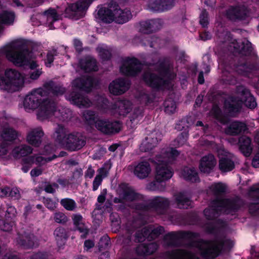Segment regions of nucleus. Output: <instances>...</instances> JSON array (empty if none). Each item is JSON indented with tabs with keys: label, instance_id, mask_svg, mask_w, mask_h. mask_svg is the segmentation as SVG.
I'll use <instances>...</instances> for the list:
<instances>
[{
	"label": "nucleus",
	"instance_id": "nucleus-1",
	"mask_svg": "<svg viewBox=\"0 0 259 259\" xmlns=\"http://www.w3.org/2000/svg\"><path fill=\"white\" fill-rule=\"evenodd\" d=\"M46 91L41 88L33 90L26 96L23 105L26 110H33L38 108L37 118L43 120L54 115L62 120H66L71 116L69 109L62 108L56 109L55 102H51L49 99H45Z\"/></svg>",
	"mask_w": 259,
	"mask_h": 259
},
{
	"label": "nucleus",
	"instance_id": "nucleus-2",
	"mask_svg": "<svg viewBox=\"0 0 259 259\" xmlns=\"http://www.w3.org/2000/svg\"><path fill=\"white\" fill-rule=\"evenodd\" d=\"M172 69L173 67L169 60L160 61L153 65H150L143 75V80L152 88L169 89L170 81L175 77Z\"/></svg>",
	"mask_w": 259,
	"mask_h": 259
},
{
	"label": "nucleus",
	"instance_id": "nucleus-3",
	"mask_svg": "<svg viewBox=\"0 0 259 259\" xmlns=\"http://www.w3.org/2000/svg\"><path fill=\"white\" fill-rule=\"evenodd\" d=\"M233 245V242L226 237H217L211 241H192L190 246L195 249L203 257L214 258L218 256L222 250L229 249Z\"/></svg>",
	"mask_w": 259,
	"mask_h": 259
},
{
	"label": "nucleus",
	"instance_id": "nucleus-4",
	"mask_svg": "<svg viewBox=\"0 0 259 259\" xmlns=\"http://www.w3.org/2000/svg\"><path fill=\"white\" fill-rule=\"evenodd\" d=\"M179 154L175 149L167 147L163 149L160 153L157 155L151 161L156 166L155 179L158 182H164L170 179L173 175V170L169 165Z\"/></svg>",
	"mask_w": 259,
	"mask_h": 259
},
{
	"label": "nucleus",
	"instance_id": "nucleus-5",
	"mask_svg": "<svg viewBox=\"0 0 259 259\" xmlns=\"http://www.w3.org/2000/svg\"><path fill=\"white\" fill-rule=\"evenodd\" d=\"M71 84L72 92L66 95V99L79 108L91 107L93 104L92 101L87 97L77 92V90L90 91L94 86V79L90 76H84L74 79Z\"/></svg>",
	"mask_w": 259,
	"mask_h": 259
},
{
	"label": "nucleus",
	"instance_id": "nucleus-6",
	"mask_svg": "<svg viewBox=\"0 0 259 259\" xmlns=\"http://www.w3.org/2000/svg\"><path fill=\"white\" fill-rule=\"evenodd\" d=\"M119 198H115L114 202L121 203L120 209L128 206L138 210H143L146 208L144 205L146 198L142 194L137 192L133 188L126 184L120 185L118 189Z\"/></svg>",
	"mask_w": 259,
	"mask_h": 259
},
{
	"label": "nucleus",
	"instance_id": "nucleus-7",
	"mask_svg": "<svg viewBox=\"0 0 259 259\" xmlns=\"http://www.w3.org/2000/svg\"><path fill=\"white\" fill-rule=\"evenodd\" d=\"M10 62L17 66H22L29 62L30 53L23 49V45L18 41H13L0 49Z\"/></svg>",
	"mask_w": 259,
	"mask_h": 259
},
{
	"label": "nucleus",
	"instance_id": "nucleus-8",
	"mask_svg": "<svg viewBox=\"0 0 259 259\" xmlns=\"http://www.w3.org/2000/svg\"><path fill=\"white\" fill-rule=\"evenodd\" d=\"M240 206V201L238 200L218 199L214 200L210 207L205 209L204 213L207 219L212 220L216 218L219 212L235 215Z\"/></svg>",
	"mask_w": 259,
	"mask_h": 259
},
{
	"label": "nucleus",
	"instance_id": "nucleus-9",
	"mask_svg": "<svg viewBox=\"0 0 259 259\" xmlns=\"http://www.w3.org/2000/svg\"><path fill=\"white\" fill-rule=\"evenodd\" d=\"M97 14L101 21L108 23L114 21L117 23L123 24L127 22L132 17L128 9L121 10L115 4H111L109 8H100Z\"/></svg>",
	"mask_w": 259,
	"mask_h": 259
},
{
	"label": "nucleus",
	"instance_id": "nucleus-10",
	"mask_svg": "<svg viewBox=\"0 0 259 259\" xmlns=\"http://www.w3.org/2000/svg\"><path fill=\"white\" fill-rule=\"evenodd\" d=\"M99 108L104 113H109L115 116H126L133 109L132 102L127 99H118L113 104L109 105L106 98L100 97Z\"/></svg>",
	"mask_w": 259,
	"mask_h": 259
},
{
	"label": "nucleus",
	"instance_id": "nucleus-11",
	"mask_svg": "<svg viewBox=\"0 0 259 259\" xmlns=\"http://www.w3.org/2000/svg\"><path fill=\"white\" fill-rule=\"evenodd\" d=\"M237 92L241 97L240 100L231 97L225 101V106L229 112H237L243 103L250 108H254L256 106L254 98L247 89L243 86H239L237 88Z\"/></svg>",
	"mask_w": 259,
	"mask_h": 259
},
{
	"label": "nucleus",
	"instance_id": "nucleus-12",
	"mask_svg": "<svg viewBox=\"0 0 259 259\" xmlns=\"http://www.w3.org/2000/svg\"><path fill=\"white\" fill-rule=\"evenodd\" d=\"M23 76L17 70L8 69L5 71V77L0 76V88L9 92H14L23 86Z\"/></svg>",
	"mask_w": 259,
	"mask_h": 259
},
{
	"label": "nucleus",
	"instance_id": "nucleus-13",
	"mask_svg": "<svg viewBox=\"0 0 259 259\" xmlns=\"http://www.w3.org/2000/svg\"><path fill=\"white\" fill-rule=\"evenodd\" d=\"M212 147L218 153L220 158L219 167L223 172L232 170L234 168L233 156L228 152L222 145L212 144Z\"/></svg>",
	"mask_w": 259,
	"mask_h": 259
},
{
	"label": "nucleus",
	"instance_id": "nucleus-14",
	"mask_svg": "<svg viewBox=\"0 0 259 259\" xmlns=\"http://www.w3.org/2000/svg\"><path fill=\"white\" fill-rule=\"evenodd\" d=\"M62 148L69 151H75L85 145L84 137L78 132L69 133Z\"/></svg>",
	"mask_w": 259,
	"mask_h": 259
},
{
	"label": "nucleus",
	"instance_id": "nucleus-15",
	"mask_svg": "<svg viewBox=\"0 0 259 259\" xmlns=\"http://www.w3.org/2000/svg\"><path fill=\"white\" fill-rule=\"evenodd\" d=\"M93 1L80 0L75 3L70 5L66 9V17L71 18H79L82 16L83 11L88 8Z\"/></svg>",
	"mask_w": 259,
	"mask_h": 259
},
{
	"label": "nucleus",
	"instance_id": "nucleus-16",
	"mask_svg": "<svg viewBox=\"0 0 259 259\" xmlns=\"http://www.w3.org/2000/svg\"><path fill=\"white\" fill-rule=\"evenodd\" d=\"M95 126L101 132L106 134H110L118 132L121 126L118 121H113L99 118L96 120Z\"/></svg>",
	"mask_w": 259,
	"mask_h": 259
},
{
	"label": "nucleus",
	"instance_id": "nucleus-17",
	"mask_svg": "<svg viewBox=\"0 0 259 259\" xmlns=\"http://www.w3.org/2000/svg\"><path fill=\"white\" fill-rule=\"evenodd\" d=\"M142 67V64L137 59L127 58L123 61L120 71L125 75H135L141 71Z\"/></svg>",
	"mask_w": 259,
	"mask_h": 259
},
{
	"label": "nucleus",
	"instance_id": "nucleus-18",
	"mask_svg": "<svg viewBox=\"0 0 259 259\" xmlns=\"http://www.w3.org/2000/svg\"><path fill=\"white\" fill-rule=\"evenodd\" d=\"M164 229L162 227L158 226L153 228L152 226H148L143 228L141 232L138 231L136 234V239L139 242H142L146 238L154 239L162 234Z\"/></svg>",
	"mask_w": 259,
	"mask_h": 259
},
{
	"label": "nucleus",
	"instance_id": "nucleus-19",
	"mask_svg": "<svg viewBox=\"0 0 259 259\" xmlns=\"http://www.w3.org/2000/svg\"><path fill=\"white\" fill-rule=\"evenodd\" d=\"M144 205L147 207L143 210H146L152 208L156 210L158 213H162L163 209L167 207L169 205V201L163 197H155L151 199H145V202Z\"/></svg>",
	"mask_w": 259,
	"mask_h": 259
},
{
	"label": "nucleus",
	"instance_id": "nucleus-20",
	"mask_svg": "<svg viewBox=\"0 0 259 259\" xmlns=\"http://www.w3.org/2000/svg\"><path fill=\"white\" fill-rule=\"evenodd\" d=\"M195 236L196 234L191 232H171L165 236L164 243L167 246H176L179 244L181 239H189L191 240Z\"/></svg>",
	"mask_w": 259,
	"mask_h": 259
},
{
	"label": "nucleus",
	"instance_id": "nucleus-21",
	"mask_svg": "<svg viewBox=\"0 0 259 259\" xmlns=\"http://www.w3.org/2000/svg\"><path fill=\"white\" fill-rule=\"evenodd\" d=\"M161 134L157 131H153L145 137L141 143L140 149L142 152H147L155 147L161 140Z\"/></svg>",
	"mask_w": 259,
	"mask_h": 259
},
{
	"label": "nucleus",
	"instance_id": "nucleus-22",
	"mask_svg": "<svg viewBox=\"0 0 259 259\" xmlns=\"http://www.w3.org/2000/svg\"><path fill=\"white\" fill-rule=\"evenodd\" d=\"M128 80L124 78H118L113 80L109 85V90L114 95H120L126 92L130 88Z\"/></svg>",
	"mask_w": 259,
	"mask_h": 259
},
{
	"label": "nucleus",
	"instance_id": "nucleus-23",
	"mask_svg": "<svg viewBox=\"0 0 259 259\" xmlns=\"http://www.w3.org/2000/svg\"><path fill=\"white\" fill-rule=\"evenodd\" d=\"M44 133L40 127L32 128L28 132L26 141L30 145L38 147L42 142Z\"/></svg>",
	"mask_w": 259,
	"mask_h": 259
},
{
	"label": "nucleus",
	"instance_id": "nucleus-24",
	"mask_svg": "<svg viewBox=\"0 0 259 259\" xmlns=\"http://www.w3.org/2000/svg\"><path fill=\"white\" fill-rule=\"evenodd\" d=\"M217 164V160L213 155L209 154L203 156L199 162V168L203 173H210Z\"/></svg>",
	"mask_w": 259,
	"mask_h": 259
},
{
	"label": "nucleus",
	"instance_id": "nucleus-25",
	"mask_svg": "<svg viewBox=\"0 0 259 259\" xmlns=\"http://www.w3.org/2000/svg\"><path fill=\"white\" fill-rule=\"evenodd\" d=\"M175 4V0H149L148 6L153 11H163L171 9Z\"/></svg>",
	"mask_w": 259,
	"mask_h": 259
},
{
	"label": "nucleus",
	"instance_id": "nucleus-26",
	"mask_svg": "<svg viewBox=\"0 0 259 259\" xmlns=\"http://www.w3.org/2000/svg\"><path fill=\"white\" fill-rule=\"evenodd\" d=\"M152 171L149 163L146 161H142L138 163L134 167V174L140 179L147 178Z\"/></svg>",
	"mask_w": 259,
	"mask_h": 259
},
{
	"label": "nucleus",
	"instance_id": "nucleus-27",
	"mask_svg": "<svg viewBox=\"0 0 259 259\" xmlns=\"http://www.w3.org/2000/svg\"><path fill=\"white\" fill-rule=\"evenodd\" d=\"M249 196L254 201L251 202L248 206L249 212L253 215L259 216V202H255L256 198H259V186L254 185L250 188Z\"/></svg>",
	"mask_w": 259,
	"mask_h": 259
},
{
	"label": "nucleus",
	"instance_id": "nucleus-28",
	"mask_svg": "<svg viewBox=\"0 0 259 259\" xmlns=\"http://www.w3.org/2000/svg\"><path fill=\"white\" fill-rule=\"evenodd\" d=\"M249 11L245 6H238L229 8L227 15L230 19H243L247 16Z\"/></svg>",
	"mask_w": 259,
	"mask_h": 259
},
{
	"label": "nucleus",
	"instance_id": "nucleus-29",
	"mask_svg": "<svg viewBox=\"0 0 259 259\" xmlns=\"http://www.w3.org/2000/svg\"><path fill=\"white\" fill-rule=\"evenodd\" d=\"M69 133L64 126L58 124L55 128L53 138L55 141L62 147Z\"/></svg>",
	"mask_w": 259,
	"mask_h": 259
},
{
	"label": "nucleus",
	"instance_id": "nucleus-30",
	"mask_svg": "<svg viewBox=\"0 0 259 259\" xmlns=\"http://www.w3.org/2000/svg\"><path fill=\"white\" fill-rule=\"evenodd\" d=\"M140 26V31L142 33H149L159 29L161 23L159 20H150L141 22Z\"/></svg>",
	"mask_w": 259,
	"mask_h": 259
},
{
	"label": "nucleus",
	"instance_id": "nucleus-31",
	"mask_svg": "<svg viewBox=\"0 0 259 259\" xmlns=\"http://www.w3.org/2000/svg\"><path fill=\"white\" fill-rule=\"evenodd\" d=\"M238 143L241 152L246 157L249 156L252 151L251 139L245 136H241L239 138Z\"/></svg>",
	"mask_w": 259,
	"mask_h": 259
},
{
	"label": "nucleus",
	"instance_id": "nucleus-32",
	"mask_svg": "<svg viewBox=\"0 0 259 259\" xmlns=\"http://www.w3.org/2000/svg\"><path fill=\"white\" fill-rule=\"evenodd\" d=\"M246 129V124L242 122L234 121L225 130V133L233 136L237 135Z\"/></svg>",
	"mask_w": 259,
	"mask_h": 259
},
{
	"label": "nucleus",
	"instance_id": "nucleus-33",
	"mask_svg": "<svg viewBox=\"0 0 259 259\" xmlns=\"http://www.w3.org/2000/svg\"><path fill=\"white\" fill-rule=\"evenodd\" d=\"M35 236L33 234L18 235L15 241L17 244L26 248L32 247L35 245Z\"/></svg>",
	"mask_w": 259,
	"mask_h": 259
},
{
	"label": "nucleus",
	"instance_id": "nucleus-34",
	"mask_svg": "<svg viewBox=\"0 0 259 259\" xmlns=\"http://www.w3.org/2000/svg\"><path fill=\"white\" fill-rule=\"evenodd\" d=\"M165 255L169 259H195V255L193 254L181 249L167 251L166 252Z\"/></svg>",
	"mask_w": 259,
	"mask_h": 259
},
{
	"label": "nucleus",
	"instance_id": "nucleus-35",
	"mask_svg": "<svg viewBox=\"0 0 259 259\" xmlns=\"http://www.w3.org/2000/svg\"><path fill=\"white\" fill-rule=\"evenodd\" d=\"M158 247V245L156 242H152L146 244H141L137 248V252L141 255H150L155 252Z\"/></svg>",
	"mask_w": 259,
	"mask_h": 259
},
{
	"label": "nucleus",
	"instance_id": "nucleus-36",
	"mask_svg": "<svg viewBox=\"0 0 259 259\" xmlns=\"http://www.w3.org/2000/svg\"><path fill=\"white\" fill-rule=\"evenodd\" d=\"M180 176L191 182H197L199 181L198 173L193 167H185L181 170Z\"/></svg>",
	"mask_w": 259,
	"mask_h": 259
},
{
	"label": "nucleus",
	"instance_id": "nucleus-37",
	"mask_svg": "<svg viewBox=\"0 0 259 259\" xmlns=\"http://www.w3.org/2000/svg\"><path fill=\"white\" fill-rule=\"evenodd\" d=\"M56 157L55 155H53L52 158H45L41 156L35 155L23 158V162L24 164H28L29 165L35 163L36 164L41 165L49 161H51Z\"/></svg>",
	"mask_w": 259,
	"mask_h": 259
},
{
	"label": "nucleus",
	"instance_id": "nucleus-38",
	"mask_svg": "<svg viewBox=\"0 0 259 259\" xmlns=\"http://www.w3.org/2000/svg\"><path fill=\"white\" fill-rule=\"evenodd\" d=\"M45 91H50L54 96L62 95L65 92V89L62 85L56 84L53 81L47 82L44 85Z\"/></svg>",
	"mask_w": 259,
	"mask_h": 259
},
{
	"label": "nucleus",
	"instance_id": "nucleus-39",
	"mask_svg": "<svg viewBox=\"0 0 259 259\" xmlns=\"http://www.w3.org/2000/svg\"><path fill=\"white\" fill-rule=\"evenodd\" d=\"M175 204L179 208H188L191 205L190 199L183 193H179L175 196Z\"/></svg>",
	"mask_w": 259,
	"mask_h": 259
},
{
	"label": "nucleus",
	"instance_id": "nucleus-40",
	"mask_svg": "<svg viewBox=\"0 0 259 259\" xmlns=\"http://www.w3.org/2000/svg\"><path fill=\"white\" fill-rule=\"evenodd\" d=\"M81 68L86 72L97 70L96 60L91 57H88L80 60Z\"/></svg>",
	"mask_w": 259,
	"mask_h": 259
},
{
	"label": "nucleus",
	"instance_id": "nucleus-41",
	"mask_svg": "<svg viewBox=\"0 0 259 259\" xmlns=\"http://www.w3.org/2000/svg\"><path fill=\"white\" fill-rule=\"evenodd\" d=\"M32 152V148L28 145H23L15 148L12 151V155L16 158L26 156Z\"/></svg>",
	"mask_w": 259,
	"mask_h": 259
},
{
	"label": "nucleus",
	"instance_id": "nucleus-42",
	"mask_svg": "<svg viewBox=\"0 0 259 259\" xmlns=\"http://www.w3.org/2000/svg\"><path fill=\"white\" fill-rule=\"evenodd\" d=\"M0 136L4 141H12L17 138L18 133L12 128L6 127L1 132Z\"/></svg>",
	"mask_w": 259,
	"mask_h": 259
},
{
	"label": "nucleus",
	"instance_id": "nucleus-43",
	"mask_svg": "<svg viewBox=\"0 0 259 259\" xmlns=\"http://www.w3.org/2000/svg\"><path fill=\"white\" fill-rule=\"evenodd\" d=\"M54 235L57 244L59 246L64 244L67 239V234L65 229L62 227L56 228L54 231Z\"/></svg>",
	"mask_w": 259,
	"mask_h": 259
},
{
	"label": "nucleus",
	"instance_id": "nucleus-44",
	"mask_svg": "<svg viewBox=\"0 0 259 259\" xmlns=\"http://www.w3.org/2000/svg\"><path fill=\"white\" fill-rule=\"evenodd\" d=\"M72 220L74 225L80 232L83 233V235L88 233L87 228L82 223V217L80 214H73L72 215Z\"/></svg>",
	"mask_w": 259,
	"mask_h": 259
},
{
	"label": "nucleus",
	"instance_id": "nucleus-45",
	"mask_svg": "<svg viewBox=\"0 0 259 259\" xmlns=\"http://www.w3.org/2000/svg\"><path fill=\"white\" fill-rule=\"evenodd\" d=\"M14 20V14L12 12L4 11L0 13V31L3 28V24H11Z\"/></svg>",
	"mask_w": 259,
	"mask_h": 259
},
{
	"label": "nucleus",
	"instance_id": "nucleus-46",
	"mask_svg": "<svg viewBox=\"0 0 259 259\" xmlns=\"http://www.w3.org/2000/svg\"><path fill=\"white\" fill-rule=\"evenodd\" d=\"M143 109L140 107H136L134 109L130 116V121L132 123L137 124L143 116Z\"/></svg>",
	"mask_w": 259,
	"mask_h": 259
},
{
	"label": "nucleus",
	"instance_id": "nucleus-47",
	"mask_svg": "<svg viewBox=\"0 0 259 259\" xmlns=\"http://www.w3.org/2000/svg\"><path fill=\"white\" fill-rule=\"evenodd\" d=\"M82 117L88 123L94 124V125L96 120L99 119L95 112L89 110H85L82 113Z\"/></svg>",
	"mask_w": 259,
	"mask_h": 259
},
{
	"label": "nucleus",
	"instance_id": "nucleus-48",
	"mask_svg": "<svg viewBox=\"0 0 259 259\" xmlns=\"http://www.w3.org/2000/svg\"><path fill=\"white\" fill-rule=\"evenodd\" d=\"M60 204L65 209L69 211H73L77 207L75 201L68 198L62 199Z\"/></svg>",
	"mask_w": 259,
	"mask_h": 259
},
{
	"label": "nucleus",
	"instance_id": "nucleus-49",
	"mask_svg": "<svg viewBox=\"0 0 259 259\" xmlns=\"http://www.w3.org/2000/svg\"><path fill=\"white\" fill-rule=\"evenodd\" d=\"M44 16L46 17L48 23H52V22L59 20V15L54 9H49L45 11L44 13Z\"/></svg>",
	"mask_w": 259,
	"mask_h": 259
},
{
	"label": "nucleus",
	"instance_id": "nucleus-50",
	"mask_svg": "<svg viewBox=\"0 0 259 259\" xmlns=\"http://www.w3.org/2000/svg\"><path fill=\"white\" fill-rule=\"evenodd\" d=\"M164 111L167 114H171L174 113L176 110V103L171 99L165 101L164 103Z\"/></svg>",
	"mask_w": 259,
	"mask_h": 259
},
{
	"label": "nucleus",
	"instance_id": "nucleus-51",
	"mask_svg": "<svg viewBox=\"0 0 259 259\" xmlns=\"http://www.w3.org/2000/svg\"><path fill=\"white\" fill-rule=\"evenodd\" d=\"M137 98L142 104L146 105L152 102L154 96L152 94H148L145 92H141L139 93Z\"/></svg>",
	"mask_w": 259,
	"mask_h": 259
},
{
	"label": "nucleus",
	"instance_id": "nucleus-52",
	"mask_svg": "<svg viewBox=\"0 0 259 259\" xmlns=\"http://www.w3.org/2000/svg\"><path fill=\"white\" fill-rule=\"evenodd\" d=\"M97 50L102 59L108 60L111 57V52L106 46L101 45L98 47Z\"/></svg>",
	"mask_w": 259,
	"mask_h": 259
},
{
	"label": "nucleus",
	"instance_id": "nucleus-53",
	"mask_svg": "<svg viewBox=\"0 0 259 259\" xmlns=\"http://www.w3.org/2000/svg\"><path fill=\"white\" fill-rule=\"evenodd\" d=\"M210 189L215 195H219L225 192L226 187L222 183H216L212 185Z\"/></svg>",
	"mask_w": 259,
	"mask_h": 259
},
{
	"label": "nucleus",
	"instance_id": "nucleus-54",
	"mask_svg": "<svg viewBox=\"0 0 259 259\" xmlns=\"http://www.w3.org/2000/svg\"><path fill=\"white\" fill-rule=\"evenodd\" d=\"M54 220L57 223L64 224L67 222L68 219L64 213L57 211L54 214Z\"/></svg>",
	"mask_w": 259,
	"mask_h": 259
},
{
	"label": "nucleus",
	"instance_id": "nucleus-55",
	"mask_svg": "<svg viewBox=\"0 0 259 259\" xmlns=\"http://www.w3.org/2000/svg\"><path fill=\"white\" fill-rule=\"evenodd\" d=\"M162 182L155 181L149 183L147 188L150 191H162L164 190V186L161 184Z\"/></svg>",
	"mask_w": 259,
	"mask_h": 259
},
{
	"label": "nucleus",
	"instance_id": "nucleus-56",
	"mask_svg": "<svg viewBox=\"0 0 259 259\" xmlns=\"http://www.w3.org/2000/svg\"><path fill=\"white\" fill-rule=\"evenodd\" d=\"M237 71L239 74L246 75L250 77V72H253V70L252 67L248 66L246 65H241L237 67Z\"/></svg>",
	"mask_w": 259,
	"mask_h": 259
},
{
	"label": "nucleus",
	"instance_id": "nucleus-57",
	"mask_svg": "<svg viewBox=\"0 0 259 259\" xmlns=\"http://www.w3.org/2000/svg\"><path fill=\"white\" fill-rule=\"evenodd\" d=\"M246 47L244 45V42H242L241 46H242L241 49L238 48L237 47L234 46V48L238 50V52L242 55H246L250 53L251 51V48L250 47V44L248 41L246 43Z\"/></svg>",
	"mask_w": 259,
	"mask_h": 259
},
{
	"label": "nucleus",
	"instance_id": "nucleus-58",
	"mask_svg": "<svg viewBox=\"0 0 259 259\" xmlns=\"http://www.w3.org/2000/svg\"><path fill=\"white\" fill-rule=\"evenodd\" d=\"M56 55V51L53 50L48 52L47 58L45 60V64L47 67H50L53 62L54 56Z\"/></svg>",
	"mask_w": 259,
	"mask_h": 259
},
{
	"label": "nucleus",
	"instance_id": "nucleus-59",
	"mask_svg": "<svg viewBox=\"0 0 259 259\" xmlns=\"http://www.w3.org/2000/svg\"><path fill=\"white\" fill-rule=\"evenodd\" d=\"M14 223L13 221L6 222L5 221H0V228L4 231H10L12 230Z\"/></svg>",
	"mask_w": 259,
	"mask_h": 259
},
{
	"label": "nucleus",
	"instance_id": "nucleus-60",
	"mask_svg": "<svg viewBox=\"0 0 259 259\" xmlns=\"http://www.w3.org/2000/svg\"><path fill=\"white\" fill-rule=\"evenodd\" d=\"M44 203L45 206L50 210H54L57 207V202L50 198L44 199Z\"/></svg>",
	"mask_w": 259,
	"mask_h": 259
},
{
	"label": "nucleus",
	"instance_id": "nucleus-61",
	"mask_svg": "<svg viewBox=\"0 0 259 259\" xmlns=\"http://www.w3.org/2000/svg\"><path fill=\"white\" fill-rule=\"evenodd\" d=\"M200 23L203 27H206L208 23V14L204 10L201 12L200 16Z\"/></svg>",
	"mask_w": 259,
	"mask_h": 259
},
{
	"label": "nucleus",
	"instance_id": "nucleus-62",
	"mask_svg": "<svg viewBox=\"0 0 259 259\" xmlns=\"http://www.w3.org/2000/svg\"><path fill=\"white\" fill-rule=\"evenodd\" d=\"M188 137L187 132H183L177 138V141L180 146L184 145L187 141Z\"/></svg>",
	"mask_w": 259,
	"mask_h": 259
},
{
	"label": "nucleus",
	"instance_id": "nucleus-63",
	"mask_svg": "<svg viewBox=\"0 0 259 259\" xmlns=\"http://www.w3.org/2000/svg\"><path fill=\"white\" fill-rule=\"evenodd\" d=\"M110 240L107 236L102 237L99 243V248L101 250L103 248H106L109 244Z\"/></svg>",
	"mask_w": 259,
	"mask_h": 259
},
{
	"label": "nucleus",
	"instance_id": "nucleus-64",
	"mask_svg": "<svg viewBox=\"0 0 259 259\" xmlns=\"http://www.w3.org/2000/svg\"><path fill=\"white\" fill-rule=\"evenodd\" d=\"M49 256V254L46 252H39L33 254L30 259H47Z\"/></svg>",
	"mask_w": 259,
	"mask_h": 259
}]
</instances>
